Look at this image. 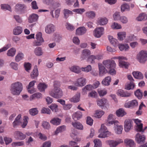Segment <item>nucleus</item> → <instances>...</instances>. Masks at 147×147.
<instances>
[{"instance_id": "nucleus-1", "label": "nucleus", "mask_w": 147, "mask_h": 147, "mask_svg": "<svg viewBox=\"0 0 147 147\" xmlns=\"http://www.w3.org/2000/svg\"><path fill=\"white\" fill-rule=\"evenodd\" d=\"M23 90L22 84L19 82L12 83L10 87L11 93L13 95H19Z\"/></svg>"}, {"instance_id": "nucleus-2", "label": "nucleus", "mask_w": 147, "mask_h": 147, "mask_svg": "<svg viewBox=\"0 0 147 147\" xmlns=\"http://www.w3.org/2000/svg\"><path fill=\"white\" fill-rule=\"evenodd\" d=\"M43 2L45 4L51 6L49 7L50 9V13L52 17L54 18L55 17L53 11L55 8L60 7V4L59 3L55 2L53 0H43Z\"/></svg>"}, {"instance_id": "nucleus-3", "label": "nucleus", "mask_w": 147, "mask_h": 147, "mask_svg": "<svg viewBox=\"0 0 147 147\" xmlns=\"http://www.w3.org/2000/svg\"><path fill=\"white\" fill-rule=\"evenodd\" d=\"M136 59L140 63L144 64L147 60V51L142 50L137 54Z\"/></svg>"}, {"instance_id": "nucleus-4", "label": "nucleus", "mask_w": 147, "mask_h": 147, "mask_svg": "<svg viewBox=\"0 0 147 147\" xmlns=\"http://www.w3.org/2000/svg\"><path fill=\"white\" fill-rule=\"evenodd\" d=\"M100 134L98 135L99 138H104L112 135L111 133L109 131L107 127L104 124H102L100 130Z\"/></svg>"}, {"instance_id": "nucleus-5", "label": "nucleus", "mask_w": 147, "mask_h": 147, "mask_svg": "<svg viewBox=\"0 0 147 147\" xmlns=\"http://www.w3.org/2000/svg\"><path fill=\"white\" fill-rule=\"evenodd\" d=\"M97 105L102 108L108 109L109 107V105L107 99L103 98L102 99H97L96 100Z\"/></svg>"}, {"instance_id": "nucleus-6", "label": "nucleus", "mask_w": 147, "mask_h": 147, "mask_svg": "<svg viewBox=\"0 0 147 147\" xmlns=\"http://www.w3.org/2000/svg\"><path fill=\"white\" fill-rule=\"evenodd\" d=\"M49 94L54 98H58L63 96L62 90L60 88H54L49 92Z\"/></svg>"}, {"instance_id": "nucleus-7", "label": "nucleus", "mask_w": 147, "mask_h": 147, "mask_svg": "<svg viewBox=\"0 0 147 147\" xmlns=\"http://www.w3.org/2000/svg\"><path fill=\"white\" fill-rule=\"evenodd\" d=\"M36 38L37 40H35L33 42V46H41L44 41L42 37V33L40 32H38L36 34Z\"/></svg>"}, {"instance_id": "nucleus-8", "label": "nucleus", "mask_w": 147, "mask_h": 147, "mask_svg": "<svg viewBox=\"0 0 147 147\" xmlns=\"http://www.w3.org/2000/svg\"><path fill=\"white\" fill-rule=\"evenodd\" d=\"M103 64L107 69H109L111 68H115L116 64L115 61L111 60H108L104 61Z\"/></svg>"}, {"instance_id": "nucleus-9", "label": "nucleus", "mask_w": 147, "mask_h": 147, "mask_svg": "<svg viewBox=\"0 0 147 147\" xmlns=\"http://www.w3.org/2000/svg\"><path fill=\"white\" fill-rule=\"evenodd\" d=\"M104 28L102 27L96 28L94 31V36L95 37L99 38L102 35L104 32Z\"/></svg>"}, {"instance_id": "nucleus-10", "label": "nucleus", "mask_w": 147, "mask_h": 147, "mask_svg": "<svg viewBox=\"0 0 147 147\" xmlns=\"http://www.w3.org/2000/svg\"><path fill=\"white\" fill-rule=\"evenodd\" d=\"M132 122L130 119L125 120L124 122V129L125 132H129L133 128Z\"/></svg>"}, {"instance_id": "nucleus-11", "label": "nucleus", "mask_w": 147, "mask_h": 147, "mask_svg": "<svg viewBox=\"0 0 147 147\" xmlns=\"http://www.w3.org/2000/svg\"><path fill=\"white\" fill-rule=\"evenodd\" d=\"M13 136L16 140H22L26 138V135L19 131H15L13 134Z\"/></svg>"}, {"instance_id": "nucleus-12", "label": "nucleus", "mask_w": 147, "mask_h": 147, "mask_svg": "<svg viewBox=\"0 0 147 147\" xmlns=\"http://www.w3.org/2000/svg\"><path fill=\"white\" fill-rule=\"evenodd\" d=\"M145 136L141 135L139 133H137L135 136V140L138 144H143L145 142Z\"/></svg>"}, {"instance_id": "nucleus-13", "label": "nucleus", "mask_w": 147, "mask_h": 147, "mask_svg": "<svg viewBox=\"0 0 147 147\" xmlns=\"http://www.w3.org/2000/svg\"><path fill=\"white\" fill-rule=\"evenodd\" d=\"M86 83V79L84 77H81L76 80L74 84L77 86L82 87L84 86Z\"/></svg>"}, {"instance_id": "nucleus-14", "label": "nucleus", "mask_w": 147, "mask_h": 147, "mask_svg": "<svg viewBox=\"0 0 147 147\" xmlns=\"http://www.w3.org/2000/svg\"><path fill=\"white\" fill-rule=\"evenodd\" d=\"M110 147H116L119 144L123 143V140L121 139H118L115 140H109L107 142Z\"/></svg>"}, {"instance_id": "nucleus-15", "label": "nucleus", "mask_w": 147, "mask_h": 147, "mask_svg": "<svg viewBox=\"0 0 147 147\" xmlns=\"http://www.w3.org/2000/svg\"><path fill=\"white\" fill-rule=\"evenodd\" d=\"M55 29V27L54 25L52 24H49L45 26V30L46 33L50 34L53 33Z\"/></svg>"}, {"instance_id": "nucleus-16", "label": "nucleus", "mask_w": 147, "mask_h": 147, "mask_svg": "<svg viewBox=\"0 0 147 147\" xmlns=\"http://www.w3.org/2000/svg\"><path fill=\"white\" fill-rule=\"evenodd\" d=\"M114 115L111 114H110L107 118V120L106 122V125L110 126L113 124H116L117 123H119L118 121L113 120V119Z\"/></svg>"}, {"instance_id": "nucleus-17", "label": "nucleus", "mask_w": 147, "mask_h": 147, "mask_svg": "<svg viewBox=\"0 0 147 147\" xmlns=\"http://www.w3.org/2000/svg\"><path fill=\"white\" fill-rule=\"evenodd\" d=\"M108 20L106 17H100L96 20V24L98 25L104 26L107 24Z\"/></svg>"}, {"instance_id": "nucleus-18", "label": "nucleus", "mask_w": 147, "mask_h": 147, "mask_svg": "<svg viewBox=\"0 0 147 147\" xmlns=\"http://www.w3.org/2000/svg\"><path fill=\"white\" fill-rule=\"evenodd\" d=\"M138 105L137 101L136 100H134L126 102L124 105V106L126 108H133L137 106Z\"/></svg>"}, {"instance_id": "nucleus-19", "label": "nucleus", "mask_w": 147, "mask_h": 147, "mask_svg": "<svg viewBox=\"0 0 147 147\" xmlns=\"http://www.w3.org/2000/svg\"><path fill=\"white\" fill-rule=\"evenodd\" d=\"M99 75L100 77L104 76L107 72V70L105 67L100 63L98 64Z\"/></svg>"}, {"instance_id": "nucleus-20", "label": "nucleus", "mask_w": 147, "mask_h": 147, "mask_svg": "<svg viewBox=\"0 0 147 147\" xmlns=\"http://www.w3.org/2000/svg\"><path fill=\"white\" fill-rule=\"evenodd\" d=\"M91 54V52L89 50L87 49H84L82 51L81 58L82 60H84L88 57Z\"/></svg>"}, {"instance_id": "nucleus-21", "label": "nucleus", "mask_w": 147, "mask_h": 147, "mask_svg": "<svg viewBox=\"0 0 147 147\" xmlns=\"http://www.w3.org/2000/svg\"><path fill=\"white\" fill-rule=\"evenodd\" d=\"M38 16L37 14L32 13L28 17V22L30 23L36 22L38 20Z\"/></svg>"}, {"instance_id": "nucleus-22", "label": "nucleus", "mask_w": 147, "mask_h": 147, "mask_svg": "<svg viewBox=\"0 0 147 147\" xmlns=\"http://www.w3.org/2000/svg\"><path fill=\"white\" fill-rule=\"evenodd\" d=\"M87 30V29L84 27H80L76 30V34L78 36L83 35L86 33Z\"/></svg>"}, {"instance_id": "nucleus-23", "label": "nucleus", "mask_w": 147, "mask_h": 147, "mask_svg": "<svg viewBox=\"0 0 147 147\" xmlns=\"http://www.w3.org/2000/svg\"><path fill=\"white\" fill-rule=\"evenodd\" d=\"M119 123H117L116 124H113L114 125V130L115 133L117 134H122L123 127L121 125H119Z\"/></svg>"}, {"instance_id": "nucleus-24", "label": "nucleus", "mask_w": 147, "mask_h": 147, "mask_svg": "<svg viewBox=\"0 0 147 147\" xmlns=\"http://www.w3.org/2000/svg\"><path fill=\"white\" fill-rule=\"evenodd\" d=\"M124 143L125 145L129 147H135L136 144L133 140L129 139L126 138L124 140Z\"/></svg>"}, {"instance_id": "nucleus-25", "label": "nucleus", "mask_w": 147, "mask_h": 147, "mask_svg": "<svg viewBox=\"0 0 147 147\" xmlns=\"http://www.w3.org/2000/svg\"><path fill=\"white\" fill-rule=\"evenodd\" d=\"M134 121L136 124V129L137 131H143L142 129L143 124L141 123V121L138 119H135Z\"/></svg>"}, {"instance_id": "nucleus-26", "label": "nucleus", "mask_w": 147, "mask_h": 147, "mask_svg": "<svg viewBox=\"0 0 147 147\" xmlns=\"http://www.w3.org/2000/svg\"><path fill=\"white\" fill-rule=\"evenodd\" d=\"M61 120L57 117H55L52 118L50 121V123L55 126H58L61 123Z\"/></svg>"}, {"instance_id": "nucleus-27", "label": "nucleus", "mask_w": 147, "mask_h": 147, "mask_svg": "<svg viewBox=\"0 0 147 147\" xmlns=\"http://www.w3.org/2000/svg\"><path fill=\"white\" fill-rule=\"evenodd\" d=\"M117 94L118 96L122 97H129L131 95V94L130 93L125 92L121 89H119L118 90Z\"/></svg>"}, {"instance_id": "nucleus-28", "label": "nucleus", "mask_w": 147, "mask_h": 147, "mask_svg": "<svg viewBox=\"0 0 147 147\" xmlns=\"http://www.w3.org/2000/svg\"><path fill=\"white\" fill-rule=\"evenodd\" d=\"M69 69L71 71L76 74H78L81 72V68L78 66H72L70 67Z\"/></svg>"}, {"instance_id": "nucleus-29", "label": "nucleus", "mask_w": 147, "mask_h": 147, "mask_svg": "<svg viewBox=\"0 0 147 147\" xmlns=\"http://www.w3.org/2000/svg\"><path fill=\"white\" fill-rule=\"evenodd\" d=\"M15 8L17 11H22L26 8V6L23 4L18 3L15 6Z\"/></svg>"}, {"instance_id": "nucleus-30", "label": "nucleus", "mask_w": 147, "mask_h": 147, "mask_svg": "<svg viewBox=\"0 0 147 147\" xmlns=\"http://www.w3.org/2000/svg\"><path fill=\"white\" fill-rule=\"evenodd\" d=\"M93 89L92 85L88 84L84 86L82 89V94L83 95L87 94V91H90Z\"/></svg>"}, {"instance_id": "nucleus-31", "label": "nucleus", "mask_w": 147, "mask_h": 147, "mask_svg": "<svg viewBox=\"0 0 147 147\" xmlns=\"http://www.w3.org/2000/svg\"><path fill=\"white\" fill-rule=\"evenodd\" d=\"M119 48L121 51H127L129 49V47L128 44H119Z\"/></svg>"}, {"instance_id": "nucleus-32", "label": "nucleus", "mask_w": 147, "mask_h": 147, "mask_svg": "<svg viewBox=\"0 0 147 147\" xmlns=\"http://www.w3.org/2000/svg\"><path fill=\"white\" fill-rule=\"evenodd\" d=\"M42 97V94L40 92H36L31 95L30 98V100L32 101L33 100L39 99Z\"/></svg>"}, {"instance_id": "nucleus-33", "label": "nucleus", "mask_w": 147, "mask_h": 147, "mask_svg": "<svg viewBox=\"0 0 147 147\" xmlns=\"http://www.w3.org/2000/svg\"><path fill=\"white\" fill-rule=\"evenodd\" d=\"M111 81V78L109 76L106 77L102 81V84L104 86H108Z\"/></svg>"}, {"instance_id": "nucleus-34", "label": "nucleus", "mask_w": 147, "mask_h": 147, "mask_svg": "<svg viewBox=\"0 0 147 147\" xmlns=\"http://www.w3.org/2000/svg\"><path fill=\"white\" fill-rule=\"evenodd\" d=\"M38 75V72L36 66H35L32 71L31 73L30 76L32 79H35L37 78Z\"/></svg>"}, {"instance_id": "nucleus-35", "label": "nucleus", "mask_w": 147, "mask_h": 147, "mask_svg": "<svg viewBox=\"0 0 147 147\" xmlns=\"http://www.w3.org/2000/svg\"><path fill=\"white\" fill-rule=\"evenodd\" d=\"M21 114L18 115L15 118L14 121L13 123V126L14 127H15L16 126L19 125L21 124Z\"/></svg>"}, {"instance_id": "nucleus-36", "label": "nucleus", "mask_w": 147, "mask_h": 147, "mask_svg": "<svg viewBox=\"0 0 147 147\" xmlns=\"http://www.w3.org/2000/svg\"><path fill=\"white\" fill-rule=\"evenodd\" d=\"M34 52L36 56H38L42 55L43 53L42 49L39 47H36L34 49Z\"/></svg>"}, {"instance_id": "nucleus-37", "label": "nucleus", "mask_w": 147, "mask_h": 147, "mask_svg": "<svg viewBox=\"0 0 147 147\" xmlns=\"http://www.w3.org/2000/svg\"><path fill=\"white\" fill-rule=\"evenodd\" d=\"M22 32V28L20 26L15 27L13 29V34L15 35H18L21 34Z\"/></svg>"}, {"instance_id": "nucleus-38", "label": "nucleus", "mask_w": 147, "mask_h": 147, "mask_svg": "<svg viewBox=\"0 0 147 147\" xmlns=\"http://www.w3.org/2000/svg\"><path fill=\"white\" fill-rule=\"evenodd\" d=\"M47 87V85L43 82L39 83L37 86L38 89L41 92L44 91Z\"/></svg>"}, {"instance_id": "nucleus-39", "label": "nucleus", "mask_w": 147, "mask_h": 147, "mask_svg": "<svg viewBox=\"0 0 147 147\" xmlns=\"http://www.w3.org/2000/svg\"><path fill=\"white\" fill-rule=\"evenodd\" d=\"M80 94L78 93L76 94L73 97L71 98L69 100L71 102L76 103L78 102L80 100Z\"/></svg>"}, {"instance_id": "nucleus-40", "label": "nucleus", "mask_w": 147, "mask_h": 147, "mask_svg": "<svg viewBox=\"0 0 147 147\" xmlns=\"http://www.w3.org/2000/svg\"><path fill=\"white\" fill-rule=\"evenodd\" d=\"M104 113L105 112L102 110H97L95 111L94 116L96 118H100L102 117Z\"/></svg>"}, {"instance_id": "nucleus-41", "label": "nucleus", "mask_w": 147, "mask_h": 147, "mask_svg": "<svg viewBox=\"0 0 147 147\" xmlns=\"http://www.w3.org/2000/svg\"><path fill=\"white\" fill-rule=\"evenodd\" d=\"M132 74L134 77L136 79H142L144 77L142 74L139 71H134L132 72Z\"/></svg>"}, {"instance_id": "nucleus-42", "label": "nucleus", "mask_w": 147, "mask_h": 147, "mask_svg": "<svg viewBox=\"0 0 147 147\" xmlns=\"http://www.w3.org/2000/svg\"><path fill=\"white\" fill-rule=\"evenodd\" d=\"M16 50L14 48H12L8 50L7 53V56L11 57H13L15 55Z\"/></svg>"}, {"instance_id": "nucleus-43", "label": "nucleus", "mask_w": 147, "mask_h": 147, "mask_svg": "<svg viewBox=\"0 0 147 147\" xmlns=\"http://www.w3.org/2000/svg\"><path fill=\"white\" fill-rule=\"evenodd\" d=\"M120 13L119 11H115L113 14V20L115 21H119L121 17Z\"/></svg>"}, {"instance_id": "nucleus-44", "label": "nucleus", "mask_w": 147, "mask_h": 147, "mask_svg": "<svg viewBox=\"0 0 147 147\" xmlns=\"http://www.w3.org/2000/svg\"><path fill=\"white\" fill-rule=\"evenodd\" d=\"M82 116V113L80 111H77L73 114L72 117L74 120L76 121L80 119Z\"/></svg>"}, {"instance_id": "nucleus-45", "label": "nucleus", "mask_w": 147, "mask_h": 147, "mask_svg": "<svg viewBox=\"0 0 147 147\" xmlns=\"http://www.w3.org/2000/svg\"><path fill=\"white\" fill-rule=\"evenodd\" d=\"M118 39L120 40H123L125 37L126 33L125 32H120L117 33Z\"/></svg>"}, {"instance_id": "nucleus-46", "label": "nucleus", "mask_w": 147, "mask_h": 147, "mask_svg": "<svg viewBox=\"0 0 147 147\" xmlns=\"http://www.w3.org/2000/svg\"><path fill=\"white\" fill-rule=\"evenodd\" d=\"M147 19V15L144 13H142L140 14L137 18V20L138 21L146 20Z\"/></svg>"}, {"instance_id": "nucleus-47", "label": "nucleus", "mask_w": 147, "mask_h": 147, "mask_svg": "<svg viewBox=\"0 0 147 147\" xmlns=\"http://www.w3.org/2000/svg\"><path fill=\"white\" fill-rule=\"evenodd\" d=\"M66 126L63 125L59 126L57 128L55 132V134L57 135L60 132H61L65 130Z\"/></svg>"}, {"instance_id": "nucleus-48", "label": "nucleus", "mask_w": 147, "mask_h": 147, "mask_svg": "<svg viewBox=\"0 0 147 147\" xmlns=\"http://www.w3.org/2000/svg\"><path fill=\"white\" fill-rule=\"evenodd\" d=\"M121 8V12H123L125 11H129L130 10L129 6L127 3H124L122 5Z\"/></svg>"}, {"instance_id": "nucleus-49", "label": "nucleus", "mask_w": 147, "mask_h": 147, "mask_svg": "<svg viewBox=\"0 0 147 147\" xmlns=\"http://www.w3.org/2000/svg\"><path fill=\"white\" fill-rule=\"evenodd\" d=\"M111 27L113 29H119L122 28L121 25L116 22H113L111 25Z\"/></svg>"}, {"instance_id": "nucleus-50", "label": "nucleus", "mask_w": 147, "mask_h": 147, "mask_svg": "<svg viewBox=\"0 0 147 147\" xmlns=\"http://www.w3.org/2000/svg\"><path fill=\"white\" fill-rule=\"evenodd\" d=\"M116 114L118 117H123L126 114L123 109H120L117 110L116 112Z\"/></svg>"}, {"instance_id": "nucleus-51", "label": "nucleus", "mask_w": 147, "mask_h": 147, "mask_svg": "<svg viewBox=\"0 0 147 147\" xmlns=\"http://www.w3.org/2000/svg\"><path fill=\"white\" fill-rule=\"evenodd\" d=\"M72 125L75 128L79 129L82 130L83 127L82 124L79 122H75L72 123Z\"/></svg>"}, {"instance_id": "nucleus-52", "label": "nucleus", "mask_w": 147, "mask_h": 147, "mask_svg": "<svg viewBox=\"0 0 147 147\" xmlns=\"http://www.w3.org/2000/svg\"><path fill=\"white\" fill-rule=\"evenodd\" d=\"M1 9L3 10H7L11 11V8L9 5L6 4H2L0 5Z\"/></svg>"}, {"instance_id": "nucleus-53", "label": "nucleus", "mask_w": 147, "mask_h": 147, "mask_svg": "<svg viewBox=\"0 0 147 147\" xmlns=\"http://www.w3.org/2000/svg\"><path fill=\"white\" fill-rule=\"evenodd\" d=\"M24 57L23 53L22 52L19 53L15 57V60L16 62H19Z\"/></svg>"}, {"instance_id": "nucleus-54", "label": "nucleus", "mask_w": 147, "mask_h": 147, "mask_svg": "<svg viewBox=\"0 0 147 147\" xmlns=\"http://www.w3.org/2000/svg\"><path fill=\"white\" fill-rule=\"evenodd\" d=\"M86 16L89 18L93 19L96 16L95 12L93 11H90L86 12Z\"/></svg>"}, {"instance_id": "nucleus-55", "label": "nucleus", "mask_w": 147, "mask_h": 147, "mask_svg": "<svg viewBox=\"0 0 147 147\" xmlns=\"http://www.w3.org/2000/svg\"><path fill=\"white\" fill-rule=\"evenodd\" d=\"M88 96L89 98H95L97 97L98 94L95 91L92 90L88 93Z\"/></svg>"}, {"instance_id": "nucleus-56", "label": "nucleus", "mask_w": 147, "mask_h": 147, "mask_svg": "<svg viewBox=\"0 0 147 147\" xmlns=\"http://www.w3.org/2000/svg\"><path fill=\"white\" fill-rule=\"evenodd\" d=\"M92 55L96 62L102 59L103 58V55L102 54H99L96 55Z\"/></svg>"}, {"instance_id": "nucleus-57", "label": "nucleus", "mask_w": 147, "mask_h": 147, "mask_svg": "<svg viewBox=\"0 0 147 147\" xmlns=\"http://www.w3.org/2000/svg\"><path fill=\"white\" fill-rule=\"evenodd\" d=\"M65 27L67 29L70 31H73L75 28L74 26L69 23H66Z\"/></svg>"}, {"instance_id": "nucleus-58", "label": "nucleus", "mask_w": 147, "mask_h": 147, "mask_svg": "<svg viewBox=\"0 0 147 147\" xmlns=\"http://www.w3.org/2000/svg\"><path fill=\"white\" fill-rule=\"evenodd\" d=\"M119 21L123 24H126L128 23V19L126 16H121Z\"/></svg>"}, {"instance_id": "nucleus-59", "label": "nucleus", "mask_w": 147, "mask_h": 147, "mask_svg": "<svg viewBox=\"0 0 147 147\" xmlns=\"http://www.w3.org/2000/svg\"><path fill=\"white\" fill-rule=\"evenodd\" d=\"M94 143V147H102L101 142L98 139H96L93 141Z\"/></svg>"}, {"instance_id": "nucleus-60", "label": "nucleus", "mask_w": 147, "mask_h": 147, "mask_svg": "<svg viewBox=\"0 0 147 147\" xmlns=\"http://www.w3.org/2000/svg\"><path fill=\"white\" fill-rule=\"evenodd\" d=\"M135 95L138 99H140L142 96V92L138 89L135 92Z\"/></svg>"}, {"instance_id": "nucleus-61", "label": "nucleus", "mask_w": 147, "mask_h": 147, "mask_svg": "<svg viewBox=\"0 0 147 147\" xmlns=\"http://www.w3.org/2000/svg\"><path fill=\"white\" fill-rule=\"evenodd\" d=\"M24 144V142L23 141L13 142L11 144V145L13 147L21 146L23 145Z\"/></svg>"}, {"instance_id": "nucleus-62", "label": "nucleus", "mask_w": 147, "mask_h": 147, "mask_svg": "<svg viewBox=\"0 0 147 147\" xmlns=\"http://www.w3.org/2000/svg\"><path fill=\"white\" fill-rule=\"evenodd\" d=\"M81 71L85 72H88L92 70V67L91 65H88L85 67H82L81 68Z\"/></svg>"}, {"instance_id": "nucleus-63", "label": "nucleus", "mask_w": 147, "mask_h": 147, "mask_svg": "<svg viewBox=\"0 0 147 147\" xmlns=\"http://www.w3.org/2000/svg\"><path fill=\"white\" fill-rule=\"evenodd\" d=\"M29 111L30 114L32 116H34L37 115L38 113V111L37 109L36 108L30 109Z\"/></svg>"}, {"instance_id": "nucleus-64", "label": "nucleus", "mask_w": 147, "mask_h": 147, "mask_svg": "<svg viewBox=\"0 0 147 147\" xmlns=\"http://www.w3.org/2000/svg\"><path fill=\"white\" fill-rule=\"evenodd\" d=\"M134 86L135 85L133 82H130L126 85L125 88L127 90H129L133 89Z\"/></svg>"}]
</instances>
